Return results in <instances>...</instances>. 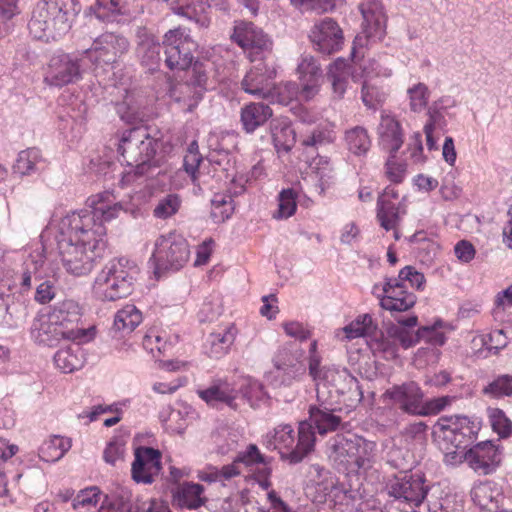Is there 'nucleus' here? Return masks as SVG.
Returning <instances> with one entry per match:
<instances>
[{
    "mask_svg": "<svg viewBox=\"0 0 512 512\" xmlns=\"http://www.w3.org/2000/svg\"><path fill=\"white\" fill-rule=\"evenodd\" d=\"M128 207L110 191L91 195L86 207L54 215L40 235L23 252V285L31 275L58 277L61 267L70 275H89L107 246L106 223L117 219Z\"/></svg>",
    "mask_w": 512,
    "mask_h": 512,
    "instance_id": "obj_1",
    "label": "nucleus"
},
{
    "mask_svg": "<svg viewBox=\"0 0 512 512\" xmlns=\"http://www.w3.org/2000/svg\"><path fill=\"white\" fill-rule=\"evenodd\" d=\"M171 145L153 138L145 127H135L123 132L118 144L119 160L129 167L122 177V185L131 182L135 175H143L154 166L160 165L164 154L170 152Z\"/></svg>",
    "mask_w": 512,
    "mask_h": 512,
    "instance_id": "obj_2",
    "label": "nucleus"
},
{
    "mask_svg": "<svg viewBox=\"0 0 512 512\" xmlns=\"http://www.w3.org/2000/svg\"><path fill=\"white\" fill-rule=\"evenodd\" d=\"M80 10L77 0H41L32 11L29 33L38 40H57L69 32Z\"/></svg>",
    "mask_w": 512,
    "mask_h": 512,
    "instance_id": "obj_3",
    "label": "nucleus"
},
{
    "mask_svg": "<svg viewBox=\"0 0 512 512\" xmlns=\"http://www.w3.org/2000/svg\"><path fill=\"white\" fill-rule=\"evenodd\" d=\"M322 356L318 350V342L313 340L308 349L307 367L310 377L316 385L317 400L323 403L333 400V393L344 395L351 393L360 400L362 392L357 379L346 369L335 365L322 366Z\"/></svg>",
    "mask_w": 512,
    "mask_h": 512,
    "instance_id": "obj_4",
    "label": "nucleus"
},
{
    "mask_svg": "<svg viewBox=\"0 0 512 512\" xmlns=\"http://www.w3.org/2000/svg\"><path fill=\"white\" fill-rule=\"evenodd\" d=\"M139 273V266L133 260L126 257L111 259L97 272L91 293L100 302L127 298L134 291Z\"/></svg>",
    "mask_w": 512,
    "mask_h": 512,
    "instance_id": "obj_5",
    "label": "nucleus"
},
{
    "mask_svg": "<svg viewBox=\"0 0 512 512\" xmlns=\"http://www.w3.org/2000/svg\"><path fill=\"white\" fill-rule=\"evenodd\" d=\"M315 441L310 424L299 422L297 433L291 425L280 424L263 436L262 443L267 449L277 451L283 461L297 464L314 450Z\"/></svg>",
    "mask_w": 512,
    "mask_h": 512,
    "instance_id": "obj_6",
    "label": "nucleus"
},
{
    "mask_svg": "<svg viewBox=\"0 0 512 512\" xmlns=\"http://www.w3.org/2000/svg\"><path fill=\"white\" fill-rule=\"evenodd\" d=\"M330 450V458L347 473L366 474L376 461V443L357 435H337Z\"/></svg>",
    "mask_w": 512,
    "mask_h": 512,
    "instance_id": "obj_7",
    "label": "nucleus"
},
{
    "mask_svg": "<svg viewBox=\"0 0 512 512\" xmlns=\"http://www.w3.org/2000/svg\"><path fill=\"white\" fill-rule=\"evenodd\" d=\"M480 429L481 421L477 417H440L433 427V437L444 455V462L447 464L448 452L465 451L476 440Z\"/></svg>",
    "mask_w": 512,
    "mask_h": 512,
    "instance_id": "obj_8",
    "label": "nucleus"
},
{
    "mask_svg": "<svg viewBox=\"0 0 512 512\" xmlns=\"http://www.w3.org/2000/svg\"><path fill=\"white\" fill-rule=\"evenodd\" d=\"M386 490L392 506L400 512H420L429 495L426 478L418 473L391 477L386 484Z\"/></svg>",
    "mask_w": 512,
    "mask_h": 512,
    "instance_id": "obj_9",
    "label": "nucleus"
},
{
    "mask_svg": "<svg viewBox=\"0 0 512 512\" xmlns=\"http://www.w3.org/2000/svg\"><path fill=\"white\" fill-rule=\"evenodd\" d=\"M190 257V249L183 235L170 231L159 235L155 242L150 262L155 272L178 271Z\"/></svg>",
    "mask_w": 512,
    "mask_h": 512,
    "instance_id": "obj_10",
    "label": "nucleus"
},
{
    "mask_svg": "<svg viewBox=\"0 0 512 512\" xmlns=\"http://www.w3.org/2000/svg\"><path fill=\"white\" fill-rule=\"evenodd\" d=\"M52 319L57 323L64 335V340H69L77 345L92 342L97 335V327H79L83 316V307L74 300H64L54 305L49 311Z\"/></svg>",
    "mask_w": 512,
    "mask_h": 512,
    "instance_id": "obj_11",
    "label": "nucleus"
},
{
    "mask_svg": "<svg viewBox=\"0 0 512 512\" xmlns=\"http://www.w3.org/2000/svg\"><path fill=\"white\" fill-rule=\"evenodd\" d=\"M380 334L377 325L369 314L359 315L343 328L335 331V337L339 341H351L361 337L366 338L367 344L375 355H379L386 360L395 359V343H391L388 339H380Z\"/></svg>",
    "mask_w": 512,
    "mask_h": 512,
    "instance_id": "obj_12",
    "label": "nucleus"
},
{
    "mask_svg": "<svg viewBox=\"0 0 512 512\" xmlns=\"http://www.w3.org/2000/svg\"><path fill=\"white\" fill-rule=\"evenodd\" d=\"M362 15L361 32L353 43L352 56L357 58L363 48L382 41L386 35L387 15L383 4L378 0L363 2L359 5Z\"/></svg>",
    "mask_w": 512,
    "mask_h": 512,
    "instance_id": "obj_13",
    "label": "nucleus"
},
{
    "mask_svg": "<svg viewBox=\"0 0 512 512\" xmlns=\"http://www.w3.org/2000/svg\"><path fill=\"white\" fill-rule=\"evenodd\" d=\"M90 68L83 51L56 54L49 61L44 80L49 85L62 87L81 80Z\"/></svg>",
    "mask_w": 512,
    "mask_h": 512,
    "instance_id": "obj_14",
    "label": "nucleus"
},
{
    "mask_svg": "<svg viewBox=\"0 0 512 512\" xmlns=\"http://www.w3.org/2000/svg\"><path fill=\"white\" fill-rule=\"evenodd\" d=\"M129 49L128 40L120 34L106 32L96 37L89 49L83 51L90 67H111Z\"/></svg>",
    "mask_w": 512,
    "mask_h": 512,
    "instance_id": "obj_15",
    "label": "nucleus"
},
{
    "mask_svg": "<svg viewBox=\"0 0 512 512\" xmlns=\"http://www.w3.org/2000/svg\"><path fill=\"white\" fill-rule=\"evenodd\" d=\"M466 462L468 466L479 474H490L501 462L498 448L490 441L478 443L469 450L448 452L447 465L457 466Z\"/></svg>",
    "mask_w": 512,
    "mask_h": 512,
    "instance_id": "obj_16",
    "label": "nucleus"
},
{
    "mask_svg": "<svg viewBox=\"0 0 512 512\" xmlns=\"http://www.w3.org/2000/svg\"><path fill=\"white\" fill-rule=\"evenodd\" d=\"M186 74L188 80L172 85L169 96L173 102L179 105L182 111L191 112L202 99L206 90L207 76L202 65L198 62Z\"/></svg>",
    "mask_w": 512,
    "mask_h": 512,
    "instance_id": "obj_17",
    "label": "nucleus"
},
{
    "mask_svg": "<svg viewBox=\"0 0 512 512\" xmlns=\"http://www.w3.org/2000/svg\"><path fill=\"white\" fill-rule=\"evenodd\" d=\"M231 40L240 46L252 62L264 60L272 48V41L254 23L238 20L234 22Z\"/></svg>",
    "mask_w": 512,
    "mask_h": 512,
    "instance_id": "obj_18",
    "label": "nucleus"
},
{
    "mask_svg": "<svg viewBox=\"0 0 512 512\" xmlns=\"http://www.w3.org/2000/svg\"><path fill=\"white\" fill-rule=\"evenodd\" d=\"M165 63L170 69L186 70L193 62L197 43L184 28L167 31L164 36Z\"/></svg>",
    "mask_w": 512,
    "mask_h": 512,
    "instance_id": "obj_19",
    "label": "nucleus"
},
{
    "mask_svg": "<svg viewBox=\"0 0 512 512\" xmlns=\"http://www.w3.org/2000/svg\"><path fill=\"white\" fill-rule=\"evenodd\" d=\"M373 294L379 300L380 306L390 312H404L416 303V296L408 292L400 279L386 278L381 284H375Z\"/></svg>",
    "mask_w": 512,
    "mask_h": 512,
    "instance_id": "obj_20",
    "label": "nucleus"
},
{
    "mask_svg": "<svg viewBox=\"0 0 512 512\" xmlns=\"http://www.w3.org/2000/svg\"><path fill=\"white\" fill-rule=\"evenodd\" d=\"M242 80V89L255 97L274 101L272 91L273 80L276 77V70L263 60H257Z\"/></svg>",
    "mask_w": 512,
    "mask_h": 512,
    "instance_id": "obj_21",
    "label": "nucleus"
},
{
    "mask_svg": "<svg viewBox=\"0 0 512 512\" xmlns=\"http://www.w3.org/2000/svg\"><path fill=\"white\" fill-rule=\"evenodd\" d=\"M392 75V70L381 65L378 61L370 59L363 66V84L361 98L363 104L372 110H376L386 100L387 93L377 85L372 83L374 78H388Z\"/></svg>",
    "mask_w": 512,
    "mask_h": 512,
    "instance_id": "obj_22",
    "label": "nucleus"
},
{
    "mask_svg": "<svg viewBox=\"0 0 512 512\" xmlns=\"http://www.w3.org/2000/svg\"><path fill=\"white\" fill-rule=\"evenodd\" d=\"M423 397L424 394L419 385L410 381L387 389L382 395V401L385 404L398 406L409 414L419 415L423 412Z\"/></svg>",
    "mask_w": 512,
    "mask_h": 512,
    "instance_id": "obj_23",
    "label": "nucleus"
},
{
    "mask_svg": "<svg viewBox=\"0 0 512 512\" xmlns=\"http://www.w3.org/2000/svg\"><path fill=\"white\" fill-rule=\"evenodd\" d=\"M309 38L314 48L323 54L338 52L343 45V31L332 18H324L316 22L310 32Z\"/></svg>",
    "mask_w": 512,
    "mask_h": 512,
    "instance_id": "obj_24",
    "label": "nucleus"
},
{
    "mask_svg": "<svg viewBox=\"0 0 512 512\" xmlns=\"http://www.w3.org/2000/svg\"><path fill=\"white\" fill-rule=\"evenodd\" d=\"M236 143V136L230 132L211 133L209 135V162L215 166V177L221 179L220 172L228 171L230 153L235 149Z\"/></svg>",
    "mask_w": 512,
    "mask_h": 512,
    "instance_id": "obj_25",
    "label": "nucleus"
},
{
    "mask_svg": "<svg viewBox=\"0 0 512 512\" xmlns=\"http://www.w3.org/2000/svg\"><path fill=\"white\" fill-rule=\"evenodd\" d=\"M367 61L359 66L360 72L356 66H352L347 60L338 58L332 62L327 71V78L331 83L333 96L341 99L345 95L350 81L358 82L363 80V66Z\"/></svg>",
    "mask_w": 512,
    "mask_h": 512,
    "instance_id": "obj_26",
    "label": "nucleus"
},
{
    "mask_svg": "<svg viewBox=\"0 0 512 512\" xmlns=\"http://www.w3.org/2000/svg\"><path fill=\"white\" fill-rule=\"evenodd\" d=\"M232 464H236L238 469L239 464L246 466L252 478L262 489L267 490L270 487V462L261 454L256 445L251 444L245 451L240 452Z\"/></svg>",
    "mask_w": 512,
    "mask_h": 512,
    "instance_id": "obj_27",
    "label": "nucleus"
},
{
    "mask_svg": "<svg viewBox=\"0 0 512 512\" xmlns=\"http://www.w3.org/2000/svg\"><path fill=\"white\" fill-rule=\"evenodd\" d=\"M161 454L150 447H139L135 450L132 463V478L137 483L150 484L161 469Z\"/></svg>",
    "mask_w": 512,
    "mask_h": 512,
    "instance_id": "obj_28",
    "label": "nucleus"
},
{
    "mask_svg": "<svg viewBox=\"0 0 512 512\" xmlns=\"http://www.w3.org/2000/svg\"><path fill=\"white\" fill-rule=\"evenodd\" d=\"M298 79L301 85L300 97L312 100L321 86L322 70L317 60L310 55H303L297 65Z\"/></svg>",
    "mask_w": 512,
    "mask_h": 512,
    "instance_id": "obj_29",
    "label": "nucleus"
},
{
    "mask_svg": "<svg viewBox=\"0 0 512 512\" xmlns=\"http://www.w3.org/2000/svg\"><path fill=\"white\" fill-rule=\"evenodd\" d=\"M380 146L390 154H396L404 142L401 123L390 111L382 110L377 128Z\"/></svg>",
    "mask_w": 512,
    "mask_h": 512,
    "instance_id": "obj_30",
    "label": "nucleus"
},
{
    "mask_svg": "<svg viewBox=\"0 0 512 512\" xmlns=\"http://www.w3.org/2000/svg\"><path fill=\"white\" fill-rule=\"evenodd\" d=\"M237 380L229 382L226 379L215 380L206 389L197 391L198 396L209 406L216 407L224 404L232 409L238 408Z\"/></svg>",
    "mask_w": 512,
    "mask_h": 512,
    "instance_id": "obj_31",
    "label": "nucleus"
},
{
    "mask_svg": "<svg viewBox=\"0 0 512 512\" xmlns=\"http://www.w3.org/2000/svg\"><path fill=\"white\" fill-rule=\"evenodd\" d=\"M471 499L481 512H512L501 508L503 493L493 481L476 483L471 490Z\"/></svg>",
    "mask_w": 512,
    "mask_h": 512,
    "instance_id": "obj_32",
    "label": "nucleus"
},
{
    "mask_svg": "<svg viewBox=\"0 0 512 512\" xmlns=\"http://www.w3.org/2000/svg\"><path fill=\"white\" fill-rule=\"evenodd\" d=\"M456 106V100L450 96H444L436 101L428 111V120L424 125L423 131L426 137V144L429 150L437 148L439 136L436 130H442L445 125V119L442 111Z\"/></svg>",
    "mask_w": 512,
    "mask_h": 512,
    "instance_id": "obj_33",
    "label": "nucleus"
},
{
    "mask_svg": "<svg viewBox=\"0 0 512 512\" xmlns=\"http://www.w3.org/2000/svg\"><path fill=\"white\" fill-rule=\"evenodd\" d=\"M318 403V405L310 406L309 418L302 422H308L310 431H313L314 427L321 435L335 431L341 424V418L334 413V409L331 407L333 400L328 398L327 402L318 401Z\"/></svg>",
    "mask_w": 512,
    "mask_h": 512,
    "instance_id": "obj_34",
    "label": "nucleus"
},
{
    "mask_svg": "<svg viewBox=\"0 0 512 512\" xmlns=\"http://www.w3.org/2000/svg\"><path fill=\"white\" fill-rule=\"evenodd\" d=\"M30 334L35 343L49 347L64 339L63 333L49 312L39 313L34 318Z\"/></svg>",
    "mask_w": 512,
    "mask_h": 512,
    "instance_id": "obj_35",
    "label": "nucleus"
},
{
    "mask_svg": "<svg viewBox=\"0 0 512 512\" xmlns=\"http://www.w3.org/2000/svg\"><path fill=\"white\" fill-rule=\"evenodd\" d=\"M429 512H464V496L433 486L427 498Z\"/></svg>",
    "mask_w": 512,
    "mask_h": 512,
    "instance_id": "obj_36",
    "label": "nucleus"
},
{
    "mask_svg": "<svg viewBox=\"0 0 512 512\" xmlns=\"http://www.w3.org/2000/svg\"><path fill=\"white\" fill-rule=\"evenodd\" d=\"M238 330L234 324L226 325L210 333L205 342V352L213 358L225 356L231 349Z\"/></svg>",
    "mask_w": 512,
    "mask_h": 512,
    "instance_id": "obj_37",
    "label": "nucleus"
},
{
    "mask_svg": "<svg viewBox=\"0 0 512 512\" xmlns=\"http://www.w3.org/2000/svg\"><path fill=\"white\" fill-rule=\"evenodd\" d=\"M238 400L245 401L252 408H260L268 405L270 397L263 384L249 376L237 378Z\"/></svg>",
    "mask_w": 512,
    "mask_h": 512,
    "instance_id": "obj_38",
    "label": "nucleus"
},
{
    "mask_svg": "<svg viewBox=\"0 0 512 512\" xmlns=\"http://www.w3.org/2000/svg\"><path fill=\"white\" fill-rule=\"evenodd\" d=\"M275 377L281 378L282 385H290L293 380L306 372V366L294 355L280 351L274 358Z\"/></svg>",
    "mask_w": 512,
    "mask_h": 512,
    "instance_id": "obj_39",
    "label": "nucleus"
},
{
    "mask_svg": "<svg viewBox=\"0 0 512 512\" xmlns=\"http://www.w3.org/2000/svg\"><path fill=\"white\" fill-rule=\"evenodd\" d=\"M137 38V56L141 60V63L148 67L149 70L156 69L160 62V43L155 36L145 28L138 30Z\"/></svg>",
    "mask_w": 512,
    "mask_h": 512,
    "instance_id": "obj_40",
    "label": "nucleus"
},
{
    "mask_svg": "<svg viewBox=\"0 0 512 512\" xmlns=\"http://www.w3.org/2000/svg\"><path fill=\"white\" fill-rule=\"evenodd\" d=\"M204 492L205 489L201 484L183 482L176 487L173 493V501L180 508L196 510L207 501Z\"/></svg>",
    "mask_w": 512,
    "mask_h": 512,
    "instance_id": "obj_41",
    "label": "nucleus"
},
{
    "mask_svg": "<svg viewBox=\"0 0 512 512\" xmlns=\"http://www.w3.org/2000/svg\"><path fill=\"white\" fill-rule=\"evenodd\" d=\"M273 115L269 105L251 102L244 105L240 111V122L246 133H253L263 126Z\"/></svg>",
    "mask_w": 512,
    "mask_h": 512,
    "instance_id": "obj_42",
    "label": "nucleus"
},
{
    "mask_svg": "<svg viewBox=\"0 0 512 512\" xmlns=\"http://www.w3.org/2000/svg\"><path fill=\"white\" fill-rule=\"evenodd\" d=\"M48 167V161L37 148H29L19 152L13 166L14 172L21 176L40 174Z\"/></svg>",
    "mask_w": 512,
    "mask_h": 512,
    "instance_id": "obj_43",
    "label": "nucleus"
},
{
    "mask_svg": "<svg viewBox=\"0 0 512 512\" xmlns=\"http://www.w3.org/2000/svg\"><path fill=\"white\" fill-rule=\"evenodd\" d=\"M175 14L194 20L200 27H208L209 17L205 14L207 4L204 0H164Z\"/></svg>",
    "mask_w": 512,
    "mask_h": 512,
    "instance_id": "obj_44",
    "label": "nucleus"
},
{
    "mask_svg": "<svg viewBox=\"0 0 512 512\" xmlns=\"http://www.w3.org/2000/svg\"><path fill=\"white\" fill-rule=\"evenodd\" d=\"M143 321L142 312L134 304H126L117 310L112 331L119 337L131 334Z\"/></svg>",
    "mask_w": 512,
    "mask_h": 512,
    "instance_id": "obj_45",
    "label": "nucleus"
},
{
    "mask_svg": "<svg viewBox=\"0 0 512 512\" xmlns=\"http://www.w3.org/2000/svg\"><path fill=\"white\" fill-rule=\"evenodd\" d=\"M384 448L387 462L396 469H409L416 462L413 453L406 446V439L403 437L388 440Z\"/></svg>",
    "mask_w": 512,
    "mask_h": 512,
    "instance_id": "obj_46",
    "label": "nucleus"
},
{
    "mask_svg": "<svg viewBox=\"0 0 512 512\" xmlns=\"http://www.w3.org/2000/svg\"><path fill=\"white\" fill-rule=\"evenodd\" d=\"M309 176L319 188L320 193L331 186L334 179V168L330 160L325 156H317L309 163Z\"/></svg>",
    "mask_w": 512,
    "mask_h": 512,
    "instance_id": "obj_47",
    "label": "nucleus"
},
{
    "mask_svg": "<svg viewBox=\"0 0 512 512\" xmlns=\"http://www.w3.org/2000/svg\"><path fill=\"white\" fill-rule=\"evenodd\" d=\"M143 100L135 92H127L124 99L116 104V112L126 123L133 124L144 118Z\"/></svg>",
    "mask_w": 512,
    "mask_h": 512,
    "instance_id": "obj_48",
    "label": "nucleus"
},
{
    "mask_svg": "<svg viewBox=\"0 0 512 512\" xmlns=\"http://www.w3.org/2000/svg\"><path fill=\"white\" fill-rule=\"evenodd\" d=\"M176 340V337H169L165 330L151 327L147 329L142 345L147 352L157 357L156 353L158 355L165 354Z\"/></svg>",
    "mask_w": 512,
    "mask_h": 512,
    "instance_id": "obj_49",
    "label": "nucleus"
},
{
    "mask_svg": "<svg viewBox=\"0 0 512 512\" xmlns=\"http://www.w3.org/2000/svg\"><path fill=\"white\" fill-rule=\"evenodd\" d=\"M55 367L63 373H72L83 367L85 357L80 347H66L59 349L54 355Z\"/></svg>",
    "mask_w": 512,
    "mask_h": 512,
    "instance_id": "obj_50",
    "label": "nucleus"
},
{
    "mask_svg": "<svg viewBox=\"0 0 512 512\" xmlns=\"http://www.w3.org/2000/svg\"><path fill=\"white\" fill-rule=\"evenodd\" d=\"M71 446L72 441L68 437L50 436L39 447V457L45 462H56L66 454Z\"/></svg>",
    "mask_w": 512,
    "mask_h": 512,
    "instance_id": "obj_51",
    "label": "nucleus"
},
{
    "mask_svg": "<svg viewBox=\"0 0 512 512\" xmlns=\"http://www.w3.org/2000/svg\"><path fill=\"white\" fill-rule=\"evenodd\" d=\"M131 491L125 486H117L109 494L101 498L97 512H125L129 510Z\"/></svg>",
    "mask_w": 512,
    "mask_h": 512,
    "instance_id": "obj_52",
    "label": "nucleus"
},
{
    "mask_svg": "<svg viewBox=\"0 0 512 512\" xmlns=\"http://www.w3.org/2000/svg\"><path fill=\"white\" fill-rule=\"evenodd\" d=\"M452 329L449 323L437 319L430 325L420 327L418 337L427 344L439 348L446 343L447 335Z\"/></svg>",
    "mask_w": 512,
    "mask_h": 512,
    "instance_id": "obj_53",
    "label": "nucleus"
},
{
    "mask_svg": "<svg viewBox=\"0 0 512 512\" xmlns=\"http://www.w3.org/2000/svg\"><path fill=\"white\" fill-rule=\"evenodd\" d=\"M240 474V470L236 464H228L221 468L215 466H206L205 468L197 471V478L200 481L212 484L222 483L225 485L227 481Z\"/></svg>",
    "mask_w": 512,
    "mask_h": 512,
    "instance_id": "obj_54",
    "label": "nucleus"
},
{
    "mask_svg": "<svg viewBox=\"0 0 512 512\" xmlns=\"http://www.w3.org/2000/svg\"><path fill=\"white\" fill-rule=\"evenodd\" d=\"M492 315L495 321L512 323V284L496 294Z\"/></svg>",
    "mask_w": 512,
    "mask_h": 512,
    "instance_id": "obj_55",
    "label": "nucleus"
},
{
    "mask_svg": "<svg viewBox=\"0 0 512 512\" xmlns=\"http://www.w3.org/2000/svg\"><path fill=\"white\" fill-rule=\"evenodd\" d=\"M345 143L349 151L355 155L365 154L371 146L368 132L361 126H356L346 131Z\"/></svg>",
    "mask_w": 512,
    "mask_h": 512,
    "instance_id": "obj_56",
    "label": "nucleus"
},
{
    "mask_svg": "<svg viewBox=\"0 0 512 512\" xmlns=\"http://www.w3.org/2000/svg\"><path fill=\"white\" fill-rule=\"evenodd\" d=\"M377 218L382 228L386 231L394 230L395 239L399 238L396 226L400 220V203H379L377 208Z\"/></svg>",
    "mask_w": 512,
    "mask_h": 512,
    "instance_id": "obj_57",
    "label": "nucleus"
},
{
    "mask_svg": "<svg viewBox=\"0 0 512 512\" xmlns=\"http://www.w3.org/2000/svg\"><path fill=\"white\" fill-rule=\"evenodd\" d=\"M126 3L124 0H96L95 5L90 7V12L95 17L104 21H111L116 15L124 14Z\"/></svg>",
    "mask_w": 512,
    "mask_h": 512,
    "instance_id": "obj_58",
    "label": "nucleus"
},
{
    "mask_svg": "<svg viewBox=\"0 0 512 512\" xmlns=\"http://www.w3.org/2000/svg\"><path fill=\"white\" fill-rule=\"evenodd\" d=\"M380 339H388L391 343H395L396 357L398 356V346L408 349L415 345L420 339L418 331L413 333L400 326H392L388 329L387 336L380 334Z\"/></svg>",
    "mask_w": 512,
    "mask_h": 512,
    "instance_id": "obj_59",
    "label": "nucleus"
},
{
    "mask_svg": "<svg viewBox=\"0 0 512 512\" xmlns=\"http://www.w3.org/2000/svg\"><path fill=\"white\" fill-rule=\"evenodd\" d=\"M233 198L228 194L217 193L211 200V217L214 222H223L234 212Z\"/></svg>",
    "mask_w": 512,
    "mask_h": 512,
    "instance_id": "obj_60",
    "label": "nucleus"
},
{
    "mask_svg": "<svg viewBox=\"0 0 512 512\" xmlns=\"http://www.w3.org/2000/svg\"><path fill=\"white\" fill-rule=\"evenodd\" d=\"M222 313V299L219 293H211L199 306L197 317L200 322H211Z\"/></svg>",
    "mask_w": 512,
    "mask_h": 512,
    "instance_id": "obj_61",
    "label": "nucleus"
},
{
    "mask_svg": "<svg viewBox=\"0 0 512 512\" xmlns=\"http://www.w3.org/2000/svg\"><path fill=\"white\" fill-rule=\"evenodd\" d=\"M407 97L411 111L419 113L426 108L430 91L426 84L418 82L408 87Z\"/></svg>",
    "mask_w": 512,
    "mask_h": 512,
    "instance_id": "obj_62",
    "label": "nucleus"
},
{
    "mask_svg": "<svg viewBox=\"0 0 512 512\" xmlns=\"http://www.w3.org/2000/svg\"><path fill=\"white\" fill-rule=\"evenodd\" d=\"M297 209V193L292 188L283 189L278 195V209L274 213L275 219H288Z\"/></svg>",
    "mask_w": 512,
    "mask_h": 512,
    "instance_id": "obj_63",
    "label": "nucleus"
},
{
    "mask_svg": "<svg viewBox=\"0 0 512 512\" xmlns=\"http://www.w3.org/2000/svg\"><path fill=\"white\" fill-rule=\"evenodd\" d=\"M474 345L481 344L489 352L498 353L508 345L509 339L503 329L493 330L487 335H478L472 340Z\"/></svg>",
    "mask_w": 512,
    "mask_h": 512,
    "instance_id": "obj_64",
    "label": "nucleus"
}]
</instances>
